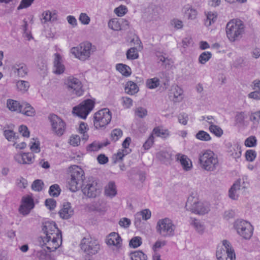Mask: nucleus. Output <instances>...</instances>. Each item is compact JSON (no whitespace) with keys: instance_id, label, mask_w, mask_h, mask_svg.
<instances>
[{"instance_id":"1","label":"nucleus","mask_w":260,"mask_h":260,"mask_svg":"<svg viewBox=\"0 0 260 260\" xmlns=\"http://www.w3.org/2000/svg\"><path fill=\"white\" fill-rule=\"evenodd\" d=\"M42 230L45 236L41 237L40 244L42 247H46L48 251L45 249L38 250L36 253V257L39 260H55L51 252L54 251L61 244V232L53 221L45 222Z\"/></svg>"},{"instance_id":"2","label":"nucleus","mask_w":260,"mask_h":260,"mask_svg":"<svg viewBox=\"0 0 260 260\" xmlns=\"http://www.w3.org/2000/svg\"><path fill=\"white\" fill-rule=\"evenodd\" d=\"M199 162L201 167L208 171H214L219 166L217 155L211 150L202 151L199 155Z\"/></svg>"},{"instance_id":"3","label":"nucleus","mask_w":260,"mask_h":260,"mask_svg":"<svg viewBox=\"0 0 260 260\" xmlns=\"http://www.w3.org/2000/svg\"><path fill=\"white\" fill-rule=\"evenodd\" d=\"M245 26L243 22L238 19H234L228 22L226 25V35L230 42L239 40L244 32Z\"/></svg>"},{"instance_id":"4","label":"nucleus","mask_w":260,"mask_h":260,"mask_svg":"<svg viewBox=\"0 0 260 260\" xmlns=\"http://www.w3.org/2000/svg\"><path fill=\"white\" fill-rule=\"evenodd\" d=\"M96 47L89 42L81 43L76 47H72L70 52L75 58L81 61H85L89 59L91 55L95 51Z\"/></svg>"},{"instance_id":"5","label":"nucleus","mask_w":260,"mask_h":260,"mask_svg":"<svg viewBox=\"0 0 260 260\" xmlns=\"http://www.w3.org/2000/svg\"><path fill=\"white\" fill-rule=\"evenodd\" d=\"M186 207L192 212L201 215L205 214L210 210L209 203L198 202V199L192 196L188 198Z\"/></svg>"},{"instance_id":"6","label":"nucleus","mask_w":260,"mask_h":260,"mask_svg":"<svg viewBox=\"0 0 260 260\" xmlns=\"http://www.w3.org/2000/svg\"><path fill=\"white\" fill-rule=\"evenodd\" d=\"M175 225L169 218L159 219L157 222L156 231L162 237L173 236L175 234Z\"/></svg>"},{"instance_id":"7","label":"nucleus","mask_w":260,"mask_h":260,"mask_svg":"<svg viewBox=\"0 0 260 260\" xmlns=\"http://www.w3.org/2000/svg\"><path fill=\"white\" fill-rule=\"evenodd\" d=\"M112 119V113L108 108L101 109L95 112L93 117V125L96 129H103L108 125Z\"/></svg>"},{"instance_id":"8","label":"nucleus","mask_w":260,"mask_h":260,"mask_svg":"<svg viewBox=\"0 0 260 260\" xmlns=\"http://www.w3.org/2000/svg\"><path fill=\"white\" fill-rule=\"evenodd\" d=\"M216 256L218 260H227L228 258L230 260H236L235 250L231 243L226 240H223L222 245L217 246Z\"/></svg>"},{"instance_id":"9","label":"nucleus","mask_w":260,"mask_h":260,"mask_svg":"<svg viewBox=\"0 0 260 260\" xmlns=\"http://www.w3.org/2000/svg\"><path fill=\"white\" fill-rule=\"evenodd\" d=\"M80 245L81 250L89 255L97 254L100 249V245L97 240L90 236L83 238Z\"/></svg>"},{"instance_id":"10","label":"nucleus","mask_w":260,"mask_h":260,"mask_svg":"<svg viewBox=\"0 0 260 260\" xmlns=\"http://www.w3.org/2000/svg\"><path fill=\"white\" fill-rule=\"evenodd\" d=\"M234 227L237 233L245 239H249L253 234L252 225L246 220H236L234 223Z\"/></svg>"},{"instance_id":"11","label":"nucleus","mask_w":260,"mask_h":260,"mask_svg":"<svg viewBox=\"0 0 260 260\" xmlns=\"http://www.w3.org/2000/svg\"><path fill=\"white\" fill-rule=\"evenodd\" d=\"M94 106V102L91 100H86L82 102L73 109L74 115L82 118L86 119L87 115L92 111Z\"/></svg>"},{"instance_id":"12","label":"nucleus","mask_w":260,"mask_h":260,"mask_svg":"<svg viewBox=\"0 0 260 260\" xmlns=\"http://www.w3.org/2000/svg\"><path fill=\"white\" fill-rule=\"evenodd\" d=\"M48 118L53 132L58 136H62L66 130V122L61 118L54 114H50Z\"/></svg>"},{"instance_id":"13","label":"nucleus","mask_w":260,"mask_h":260,"mask_svg":"<svg viewBox=\"0 0 260 260\" xmlns=\"http://www.w3.org/2000/svg\"><path fill=\"white\" fill-rule=\"evenodd\" d=\"M82 192L89 198H95L100 194L101 191L96 181L93 180H85Z\"/></svg>"},{"instance_id":"14","label":"nucleus","mask_w":260,"mask_h":260,"mask_svg":"<svg viewBox=\"0 0 260 260\" xmlns=\"http://www.w3.org/2000/svg\"><path fill=\"white\" fill-rule=\"evenodd\" d=\"M35 207L32 197L29 195L23 196L21 201V205L19 208L21 214L26 215L29 213L31 210Z\"/></svg>"},{"instance_id":"15","label":"nucleus","mask_w":260,"mask_h":260,"mask_svg":"<svg viewBox=\"0 0 260 260\" xmlns=\"http://www.w3.org/2000/svg\"><path fill=\"white\" fill-rule=\"evenodd\" d=\"M67 85L71 91L77 96H81L83 93L81 81L76 78H69L68 80Z\"/></svg>"},{"instance_id":"16","label":"nucleus","mask_w":260,"mask_h":260,"mask_svg":"<svg viewBox=\"0 0 260 260\" xmlns=\"http://www.w3.org/2000/svg\"><path fill=\"white\" fill-rule=\"evenodd\" d=\"M16 161L20 164H32L35 159V155L31 152H20L14 155Z\"/></svg>"},{"instance_id":"17","label":"nucleus","mask_w":260,"mask_h":260,"mask_svg":"<svg viewBox=\"0 0 260 260\" xmlns=\"http://www.w3.org/2000/svg\"><path fill=\"white\" fill-rule=\"evenodd\" d=\"M65 70V67L63 63L62 56L58 53L54 54L53 61V72L56 74H62Z\"/></svg>"},{"instance_id":"18","label":"nucleus","mask_w":260,"mask_h":260,"mask_svg":"<svg viewBox=\"0 0 260 260\" xmlns=\"http://www.w3.org/2000/svg\"><path fill=\"white\" fill-rule=\"evenodd\" d=\"M106 243L108 246L119 248L121 246L122 239L118 233L112 232L107 236Z\"/></svg>"},{"instance_id":"19","label":"nucleus","mask_w":260,"mask_h":260,"mask_svg":"<svg viewBox=\"0 0 260 260\" xmlns=\"http://www.w3.org/2000/svg\"><path fill=\"white\" fill-rule=\"evenodd\" d=\"M181 13L184 18L190 20L196 19L198 15L197 10L189 4L185 5L182 8Z\"/></svg>"},{"instance_id":"20","label":"nucleus","mask_w":260,"mask_h":260,"mask_svg":"<svg viewBox=\"0 0 260 260\" xmlns=\"http://www.w3.org/2000/svg\"><path fill=\"white\" fill-rule=\"evenodd\" d=\"M176 159L180 162L184 170L187 171L192 168V161L186 155L179 153L177 154L176 155Z\"/></svg>"},{"instance_id":"21","label":"nucleus","mask_w":260,"mask_h":260,"mask_svg":"<svg viewBox=\"0 0 260 260\" xmlns=\"http://www.w3.org/2000/svg\"><path fill=\"white\" fill-rule=\"evenodd\" d=\"M68 173L71 176V179H80L84 175L83 169L77 165L71 166L68 168Z\"/></svg>"},{"instance_id":"22","label":"nucleus","mask_w":260,"mask_h":260,"mask_svg":"<svg viewBox=\"0 0 260 260\" xmlns=\"http://www.w3.org/2000/svg\"><path fill=\"white\" fill-rule=\"evenodd\" d=\"M12 71L20 77H23L27 74L28 69L23 63H16L12 67Z\"/></svg>"},{"instance_id":"23","label":"nucleus","mask_w":260,"mask_h":260,"mask_svg":"<svg viewBox=\"0 0 260 260\" xmlns=\"http://www.w3.org/2000/svg\"><path fill=\"white\" fill-rule=\"evenodd\" d=\"M74 213V211L71 207V204L66 203L63 204L62 207L59 212L60 217L64 219L70 218Z\"/></svg>"},{"instance_id":"24","label":"nucleus","mask_w":260,"mask_h":260,"mask_svg":"<svg viewBox=\"0 0 260 260\" xmlns=\"http://www.w3.org/2000/svg\"><path fill=\"white\" fill-rule=\"evenodd\" d=\"M173 96V100L175 102L181 101L183 98V90L178 86H173L171 89L170 96Z\"/></svg>"},{"instance_id":"25","label":"nucleus","mask_w":260,"mask_h":260,"mask_svg":"<svg viewBox=\"0 0 260 260\" xmlns=\"http://www.w3.org/2000/svg\"><path fill=\"white\" fill-rule=\"evenodd\" d=\"M228 153L233 158H239L241 156V146L238 143L234 144L229 148Z\"/></svg>"},{"instance_id":"26","label":"nucleus","mask_w":260,"mask_h":260,"mask_svg":"<svg viewBox=\"0 0 260 260\" xmlns=\"http://www.w3.org/2000/svg\"><path fill=\"white\" fill-rule=\"evenodd\" d=\"M240 181H236L229 191V196L232 200H237L241 190Z\"/></svg>"},{"instance_id":"27","label":"nucleus","mask_w":260,"mask_h":260,"mask_svg":"<svg viewBox=\"0 0 260 260\" xmlns=\"http://www.w3.org/2000/svg\"><path fill=\"white\" fill-rule=\"evenodd\" d=\"M151 135L153 136L154 135L156 137H161L163 139H167L170 136V132L168 129L158 126L153 129Z\"/></svg>"},{"instance_id":"28","label":"nucleus","mask_w":260,"mask_h":260,"mask_svg":"<svg viewBox=\"0 0 260 260\" xmlns=\"http://www.w3.org/2000/svg\"><path fill=\"white\" fill-rule=\"evenodd\" d=\"M22 103L12 99H8L7 101V107L12 112L19 113L22 108Z\"/></svg>"},{"instance_id":"29","label":"nucleus","mask_w":260,"mask_h":260,"mask_svg":"<svg viewBox=\"0 0 260 260\" xmlns=\"http://www.w3.org/2000/svg\"><path fill=\"white\" fill-rule=\"evenodd\" d=\"M151 216V212L149 209H146L143 210L141 212H138L136 214L135 223V224L138 222L140 223L141 222V217L143 220H147L150 219Z\"/></svg>"},{"instance_id":"30","label":"nucleus","mask_w":260,"mask_h":260,"mask_svg":"<svg viewBox=\"0 0 260 260\" xmlns=\"http://www.w3.org/2000/svg\"><path fill=\"white\" fill-rule=\"evenodd\" d=\"M21 106L22 108H21V111L19 113H21L27 116H33L35 115L36 111L29 103L27 102H22Z\"/></svg>"},{"instance_id":"31","label":"nucleus","mask_w":260,"mask_h":260,"mask_svg":"<svg viewBox=\"0 0 260 260\" xmlns=\"http://www.w3.org/2000/svg\"><path fill=\"white\" fill-rule=\"evenodd\" d=\"M85 180H70L68 183V187L72 192H75L83 186Z\"/></svg>"},{"instance_id":"32","label":"nucleus","mask_w":260,"mask_h":260,"mask_svg":"<svg viewBox=\"0 0 260 260\" xmlns=\"http://www.w3.org/2000/svg\"><path fill=\"white\" fill-rule=\"evenodd\" d=\"M131 151V149H119L117 152L114 154L112 156V159L113 162L115 164L121 161L123 159L124 156L130 153Z\"/></svg>"},{"instance_id":"33","label":"nucleus","mask_w":260,"mask_h":260,"mask_svg":"<svg viewBox=\"0 0 260 260\" xmlns=\"http://www.w3.org/2000/svg\"><path fill=\"white\" fill-rule=\"evenodd\" d=\"M117 194L116 185L113 182H110L105 187V194L111 198L115 197Z\"/></svg>"},{"instance_id":"34","label":"nucleus","mask_w":260,"mask_h":260,"mask_svg":"<svg viewBox=\"0 0 260 260\" xmlns=\"http://www.w3.org/2000/svg\"><path fill=\"white\" fill-rule=\"evenodd\" d=\"M56 19V13L54 12H51L49 10H46L42 14L41 21L42 23H46L49 21H54Z\"/></svg>"},{"instance_id":"35","label":"nucleus","mask_w":260,"mask_h":260,"mask_svg":"<svg viewBox=\"0 0 260 260\" xmlns=\"http://www.w3.org/2000/svg\"><path fill=\"white\" fill-rule=\"evenodd\" d=\"M206 19L205 24L206 26H209L214 23L217 18V14L215 12H208L206 13Z\"/></svg>"},{"instance_id":"36","label":"nucleus","mask_w":260,"mask_h":260,"mask_svg":"<svg viewBox=\"0 0 260 260\" xmlns=\"http://www.w3.org/2000/svg\"><path fill=\"white\" fill-rule=\"evenodd\" d=\"M125 90L127 93L133 95L138 92L139 87L135 83L130 81L126 83Z\"/></svg>"},{"instance_id":"37","label":"nucleus","mask_w":260,"mask_h":260,"mask_svg":"<svg viewBox=\"0 0 260 260\" xmlns=\"http://www.w3.org/2000/svg\"><path fill=\"white\" fill-rule=\"evenodd\" d=\"M116 69L122 75L125 77H128L130 76L132 73L131 68L128 66L124 64H117L116 66Z\"/></svg>"},{"instance_id":"38","label":"nucleus","mask_w":260,"mask_h":260,"mask_svg":"<svg viewBox=\"0 0 260 260\" xmlns=\"http://www.w3.org/2000/svg\"><path fill=\"white\" fill-rule=\"evenodd\" d=\"M4 135L8 141L13 143H14V141H17L19 139V136L12 129H5L4 131Z\"/></svg>"},{"instance_id":"39","label":"nucleus","mask_w":260,"mask_h":260,"mask_svg":"<svg viewBox=\"0 0 260 260\" xmlns=\"http://www.w3.org/2000/svg\"><path fill=\"white\" fill-rule=\"evenodd\" d=\"M29 146L31 153H38L40 152V143L38 139H32L29 144Z\"/></svg>"},{"instance_id":"40","label":"nucleus","mask_w":260,"mask_h":260,"mask_svg":"<svg viewBox=\"0 0 260 260\" xmlns=\"http://www.w3.org/2000/svg\"><path fill=\"white\" fill-rule=\"evenodd\" d=\"M196 138L202 141H209L212 138L210 135L206 132L201 130L199 131L195 136Z\"/></svg>"},{"instance_id":"41","label":"nucleus","mask_w":260,"mask_h":260,"mask_svg":"<svg viewBox=\"0 0 260 260\" xmlns=\"http://www.w3.org/2000/svg\"><path fill=\"white\" fill-rule=\"evenodd\" d=\"M209 131L217 137H220L223 135V132L221 128L218 125L214 124L210 125L209 127Z\"/></svg>"},{"instance_id":"42","label":"nucleus","mask_w":260,"mask_h":260,"mask_svg":"<svg viewBox=\"0 0 260 260\" xmlns=\"http://www.w3.org/2000/svg\"><path fill=\"white\" fill-rule=\"evenodd\" d=\"M191 224L199 233H203L205 230V226L200 220L196 219H193L192 220Z\"/></svg>"},{"instance_id":"43","label":"nucleus","mask_w":260,"mask_h":260,"mask_svg":"<svg viewBox=\"0 0 260 260\" xmlns=\"http://www.w3.org/2000/svg\"><path fill=\"white\" fill-rule=\"evenodd\" d=\"M88 129L87 124L83 122H81L78 128V132L80 134L82 135V139L87 140L88 138V135L87 134V131Z\"/></svg>"},{"instance_id":"44","label":"nucleus","mask_w":260,"mask_h":260,"mask_svg":"<svg viewBox=\"0 0 260 260\" xmlns=\"http://www.w3.org/2000/svg\"><path fill=\"white\" fill-rule=\"evenodd\" d=\"M160 84L159 79L156 77L148 79L146 81L147 87L149 89H154Z\"/></svg>"},{"instance_id":"45","label":"nucleus","mask_w":260,"mask_h":260,"mask_svg":"<svg viewBox=\"0 0 260 260\" xmlns=\"http://www.w3.org/2000/svg\"><path fill=\"white\" fill-rule=\"evenodd\" d=\"M126 57L127 59L131 60L137 59L139 57L137 49L135 47L129 49L126 52Z\"/></svg>"},{"instance_id":"46","label":"nucleus","mask_w":260,"mask_h":260,"mask_svg":"<svg viewBox=\"0 0 260 260\" xmlns=\"http://www.w3.org/2000/svg\"><path fill=\"white\" fill-rule=\"evenodd\" d=\"M132 260H146L147 255L141 251H135L131 253Z\"/></svg>"},{"instance_id":"47","label":"nucleus","mask_w":260,"mask_h":260,"mask_svg":"<svg viewBox=\"0 0 260 260\" xmlns=\"http://www.w3.org/2000/svg\"><path fill=\"white\" fill-rule=\"evenodd\" d=\"M122 134L120 128H115L111 131V138L113 142H116L122 137Z\"/></svg>"},{"instance_id":"48","label":"nucleus","mask_w":260,"mask_h":260,"mask_svg":"<svg viewBox=\"0 0 260 260\" xmlns=\"http://www.w3.org/2000/svg\"><path fill=\"white\" fill-rule=\"evenodd\" d=\"M17 88L22 92L26 91L29 87V83L28 82L23 80H19L16 84Z\"/></svg>"},{"instance_id":"49","label":"nucleus","mask_w":260,"mask_h":260,"mask_svg":"<svg viewBox=\"0 0 260 260\" xmlns=\"http://www.w3.org/2000/svg\"><path fill=\"white\" fill-rule=\"evenodd\" d=\"M211 56L212 54L210 52H204L199 56V61L201 64H205L211 58Z\"/></svg>"},{"instance_id":"50","label":"nucleus","mask_w":260,"mask_h":260,"mask_svg":"<svg viewBox=\"0 0 260 260\" xmlns=\"http://www.w3.org/2000/svg\"><path fill=\"white\" fill-rule=\"evenodd\" d=\"M78 19L83 25H87L90 22V18L86 13H81L79 16Z\"/></svg>"},{"instance_id":"51","label":"nucleus","mask_w":260,"mask_h":260,"mask_svg":"<svg viewBox=\"0 0 260 260\" xmlns=\"http://www.w3.org/2000/svg\"><path fill=\"white\" fill-rule=\"evenodd\" d=\"M142 243V238L140 237L137 236L133 237L129 241V245L131 247L136 248L140 246Z\"/></svg>"},{"instance_id":"52","label":"nucleus","mask_w":260,"mask_h":260,"mask_svg":"<svg viewBox=\"0 0 260 260\" xmlns=\"http://www.w3.org/2000/svg\"><path fill=\"white\" fill-rule=\"evenodd\" d=\"M108 26L113 30L117 31L121 29L120 23L116 19H113L109 20Z\"/></svg>"},{"instance_id":"53","label":"nucleus","mask_w":260,"mask_h":260,"mask_svg":"<svg viewBox=\"0 0 260 260\" xmlns=\"http://www.w3.org/2000/svg\"><path fill=\"white\" fill-rule=\"evenodd\" d=\"M60 189L57 184L52 185L49 188V192L51 196L57 197L60 194Z\"/></svg>"},{"instance_id":"54","label":"nucleus","mask_w":260,"mask_h":260,"mask_svg":"<svg viewBox=\"0 0 260 260\" xmlns=\"http://www.w3.org/2000/svg\"><path fill=\"white\" fill-rule=\"evenodd\" d=\"M158 57L159 61L161 62L162 65L166 68H169L173 65V62L168 58L166 57L163 55L159 56Z\"/></svg>"},{"instance_id":"55","label":"nucleus","mask_w":260,"mask_h":260,"mask_svg":"<svg viewBox=\"0 0 260 260\" xmlns=\"http://www.w3.org/2000/svg\"><path fill=\"white\" fill-rule=\"evenodd\" d=\"M43 186L42 180H35L31 185V188L35 191H40L42 190Z\"/></svg>"},{"instance_id":"56","label":"nucleus","mask_w":260,"mask_h":260,"mask_svg":"<svg viewBox=\"0 0 260 260\" xmlns=\"http://www.w3.org/2000/svg\"><path fill=\"white\" fill-rule=\"evenodd\" d=\"M80 138L78 135H72L69 139V143L71 145L76 147L80 144Z\"/></svg>"},{"instance_id":"57","label":"nucleus","mask_w":260,"mask_h":260,"mask_svg":"<svg viewBox=\"0 0 260 260\" xmlns=\"http://www.w3.org/2000/svg\"><path fill=\"white\" fill-rule=\"evenodd\" d=\"M177 118L178 122L180 124L183 125L187 124L188 120V115L187 114L184 112L181 113L178 115Z\"/></svg>"},{"instance_id":"58","label":"nucleus","mask_w":260,"mask_h":260,"mask_svg":"<svg viewBox=\"0 0 260 260\" xmlns=\"http://www.w3.org/2000/svg\"><path fill=\"white\" fill-rule=\"evenodd\" d=\"M246 159L248 161H253L256 156V153L255 151L249 149L246 151L245 154Z\"/></svg>"},{"instance_id":"59","label":"nucleus","mask_w":260,"mask_h":260,"mask_svg":"<svg viewBox=\"0 0 260 260\" xmlns=\"http://www.w3.org/2000/svg\"><path fill=\"white\" fill-rule=\"evenodd\" d=\"M154 143V137L152 135H151L147 140L145 141L143 145V148L145 150H149L153 145Z\"/></svg>"},{"instance_id":"60","label":"nucleus","mask_w":260,"mask_h":260,"mask_svg":"<svg viewBox=\"0 0 260 260\" xmlns=\"http://www.w3.org/2000/svg\"><path fill=\"white\" fill-rule=\"evenodd\" d=\"M34 0H21L19 5L17 7L18 10L26 9L30 7Z\"/></svg>"},{"instance_id":"61","label":"nucleus","mask_w":260,"mask_h":260,"mask_svg":"<svg viewBox=\"0 0 260 260\" xmlns=\"http://www.w3.org/2000/svg\"><path fill=\"white\" fill-rule=\"evenodd\" d=\"M256 140L255 137L251 136L247 138L244 142L245 146L247 147H252L256 145Z\"/></svg>"},{"instance_id":"62","label":"nucleus","mask_w":260,"mask_h":260,"mask_svg":"<svg viewBox=\"0 0 260 260\" xmlns=\"http://www.w3.org/2000/svg\"><path fill=\"white\" fill-rule=\"evenodd\" d=\"M114 12L118 16L122 17L127 12L126 7L124 6H120L115 9Z\"/></svg>"},{"instance_id":"63","label":"nucleus","mask_w":260,"mask_h":260,"mask_svg":"<svg viewBox=\"0 0 260 260\" xmlns=\"http://www.w3.org/2000/svg\"><path fill=\"white\" fill-rule=\"evenodd\" d=\"M19 132L22 135V136L24 137L28 138L30 135V132L28 130V128L26 125H21L18 128Z\"/></svg>"},{"instance_id":"64","label":"nucleus","mask_w":260,"mask_h":260,"mask_svg":"<svg viewBox=\"0 0 260 260\" xmlns=\"http://www.w3.org/2000/svg\"><path fill=\"white\" fill-rule=\"evenodd\" d=\"M121 103L124 108H129L133 105V100L128 97H123L121 99Z\"/></svg>"}]
</instances>
